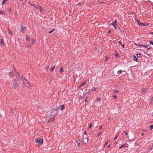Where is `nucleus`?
I'll list each match as a JSON object with an SVG mask.
<instances>
[{
  "instance_id": "a18cd8bd",
  "label": "nucleus",
  "mask_w": 153,
  "mask_h": 153,
  "mask_svg": "<svg viewBox=\"0 0 153 153\" xmlns=\"http://www.w3.org/2000/svg\"><path fill=\"white\" fill-rule=\"evenodd\" d=\"M115 54L116 56H118V55H117V54L116 53V52H115Z\"/></svg>"
},
{
  "instance_id": "473e14b6",
  "label": "nucleus",
  "mask_w": 153,
  "mask_h": 153,
  "mask_svg": "<svg viewBox=\"0 0 153 153\" xmlns=\"http://www.w3.org/2000/svg\"><path fill=\"white\" fill-rule=\"evenodd\" d=\"M107 143H108V141H106L105 142V143L104 144V146H107Z\"/></svg>"
},
{
  "instance_id": "423d86ee",
  "label": "nucleus",
  "mask_w": 153,
  "mask_h": 153,
  "mask_svg": "<svg viewBox=\"0 0 153 153\" xmlns=\"http://www.w3.org/2000/svg\"><path fill=\"white\" fill-rule=\"evenodd\" d=\"M134 44L136 46H142V47L143 46V47H144L145 48H148V45H142L140 44L139 43H137V44H136L135 43H134Z\"/></svg>"
},
{
  "instance_id": "7c9ffc66",
  "label": "nucleus",
  "mask_w": 153,
  "mask_h": 153,
  "mask_svg": "<svg viewBox=\"0 0 153 153\" xmlns=\"http://www.w3.org/2000/svg\"><path fill=\"white\" fill-rule=\"evenodd\" d=\"M102 132H100L99 133L98 135H97V137H99L100 135L102 134Z\"/></svg>"
},
{
  "instance_id": "5701e85b",
  "label": "nucleus",
  "mask_w": 153,
  "mask_h": 153,
  "mask_svg": "<svg viewBox=\"0 0 153 153\" xmlns=\"http://www.w3.org/2000/svg\"><path fill=\"white\" fill-rule=\"evenodd\" d=\"M7 1V0H4L2 2V5H3Z\"/></svg>"
},
{
  "instance_id": "3c124183",
  "label": "nucleus",
  "mask_w": 153,
  "mask_h": 153,
  "mask_svg": "<svg viewBox=\"0 0 153 153\" xmlns=\"http://www.w3.org/2000/svg\"><path fill=\"white\" fill-rule=\"evenodd\" d=\"M150 34H153V32H151V33H150Z\"/></svg>"
},
{
  "instance_id": "c9c22d12",
  "label": "nucleus",
  "mask_w": 153,
  "mask_h": 153,
  "mask_svg": "<svg viewBox=\"0 0 153 153\" xmlns=\"http://www.w3.org/2000/svg\"><path fill=\"white\" fill-rule=\"evenodd\" d=\"M150 128L151 130L153 129V126L152 125L150 126Z\"/></svg>"
},
{
  "instance_id": "e433bc0d",
  "label": "nucleus",
  "mask_w": 153,
  "mask_h": 153,
  "mask_svg": "<svg viewBox=\"0 0 153 153\" xmlns=\"http://www.w3.org/2000/svg\"><path fill=\"white\" fill-rule=\"evenodd\" d=\"M150 43L153 45V41H150Z\"/></svg>"
},
{
  "instance_id": "58836bf2",
  "label": "nucleus",
  "mask_w": 153,
  "mask_h": 153,
  "mask_svg": "<svg viewBox=\"0 0 153 153\" xmlns=\"http://www.w3.org/2000/svg\"><path fill=\"white\" fill-rule=\"evenodd\" d=\"M124 132L126 135H128V133H127V132L126 131H124Z\"/></svg>"
},
{
  "instance_id": "603ef678",
  "label": "nucleus",
  "mask_w": 153,
  "mask_h": 153,
  "mask_svg": "<svg viewBox=\"0 0 153 153\" xmlns=\"http://www.w3.org/2000/svg\"><path fill=\"white\" fill-rule=\"evenodd\" d=\"M122 46L123 48H124V45H122Z\"/></svg>"
},
{
  "instance_id": "c85d7f7f",
  "label": "nucleus",
  "mask_w": 153,
  "mask_h": 153,
  "mask_svg": "<svg viewBox=\"0 0 153 153\" xmlns=\"http://www.w3.org/2000/svg\"><path fill=\"white\" fill-rule=\"evenodd\" d=\"M100 98L97 97L96 100V101H100Z\"/></svg>"
},
{
  "instance_id": "f8f14e48",
  "label": "nucleus",
  "mask_w": 153,
  "mask_h": 153,
  "mask_svg": "<svg viewBox=\"0 0 153 153\" xmlns=\"http://www.w3.org/2000/svg\"><path fill=\"white\" fill-rule=\"evenodd\" d=\"M113 25L114 28L115 29H117V27H116V26H117V24H114V23H111L109 25Z\"/></svg>"
},
{
  "instance_id": "4be33fe9",
  "label": "nucleus",
  "mask_w": 153,
  "mask_h": 153,
  "mask_svg": "<svg viewBox=\"0 0 153 153\" xmlns=\"http://www.w3.org/2000/svg\"><path fill=\"white\" fill-rule=\"evenodd\" d=\"M64 71L63 68V67H61L60 70V73H62Z\"/></svg>"
},
{
  "instance_id": "37998d69",
  "label": "nucleus",
  "mask_w": 153,
  "mask_h": 153,
  "mask_svg": "<svg viewBox=\"0 0 153 153\" xmlns=\"http://www.w3.org/2000/svg\"><path fill=\"white\" fill-rule=\"evenodd\" d=\"M111 33V30H109V31H108V33L110 34Z\"/></svg>"
},
{
  "instance_id": "a878e982",
  "label": "nucleus",
  "mask_w": 153,
  "mask_h": 153,
  "mask_svg": "<svg viewBox=\"0 0 153 153\" xmlns=\"http://www.w3.org/2000/svg\"><path fill=\"white\" fill-rule=\"evenodd\" d=\"M4 11L0 10V15H1V14H4Z\"/></svg>"
},
{
  "instance_id": "9d476101",
  "label": "nucleus",
  "mask_w": 153,
  "mask_h": 153,
  "mask_svg": "<svg viewBox=\"0 0 153 153\" xmlns=\"http://www.w3.org/2000/svg\"><path fill=\"white\" fill-rule=\"evenodd\" d=\"M147 91V89L146 88H143L142 89V92L143 94H144L146 93Z\"/></svg>"
},
{
  "instance_id": "f3484780",
  "label": "nucleus",
  "mask_w": 153,
  "mask_h": 153,
  "mask_svg": "<svg viewBox=\"0 0 153 153\" xmlns=\"http://www.w3.org/2000/svg\"><path fill=\"white\" fill-rule=\"evenodd\" d=\"M133 57L134 60L136 62H137L138 59L135 56H133Z\"/></svg>"
},
{
  "instance_id": "864d4df0",
  "label": "nucleus",
  "mask_w": 153,
  "mask_h": 153,
  "mask_svg": "<svg viewBox=\"0 0 153 153\" xmlns=\"http://www.w3.org/2000/svg\"><path fill=\"white\" fill-rule=\"evenodd\" d=\"M100 128H102V126H101L100 127Z\"/></svg>"
},
{
  "instance_id": "8fccbe9b",
  "label": "nucleus",
  "mask_w": 153,
  "mask_h": 153,
  "mask_svg": "<svg viewBox=\"0 0 153 153\" xmlns=\"http://www.w3.org/2000/svg\"><path fill=\"white\" fill-rule=\"evenodd\" d=\"M84 134H86V131H84Z\"/></svg>"
},
{
  "instance_id": "09e8293b",
  "label": "nucleus",
  "mask_w": 153,
  "mask_h": 153,
  "mask_svg": "<svg viewBox=\"0 0 153 153\" xmlns=\"http://www.w3.org/2000/svg\"><path fill=\"white\" fill-rule=\"evenodd\" d=\"M143 134H144V133H142L141 134V136H143Z\"/></svg>"
},
{
  "instance_id": "aec40b11",
  "label": "nucleus",
  "mask_w": 153,
  "mask_h": 153,
  "mask_svg": "<svg viewBox=\"0 0 153 153\" xmlns=\"http://www.w3.org/2000/svg\"><path fill=\"white\" fill-rule=\"evenodd\" d=\"M87 82V81H84V82L82 84L80 85V87L81 86L83 85H85Z\"/></svg>"
},
{
  "instance_id": "2eb2a0df",
  "label": "nucleus",
  "mask_w": 153,
  "mask_h": 153,
  "mask_svg": "<svg viewBox=\"0 0 153 153\" xmlns=\"http://www.w3.org/2000/svg\"><path fill=\"white\" fill-rule=\"evenodd\" d=\"M138 24L140 25H142V26H145L146 25H145L143 23H140V22H137Z\"/></svg>"
},
{
  "instance_id": "6e6552de",
  "label": "nucleus",
  "mask_w": 153,
  "mask_h": 153,
  "mask_svg": "<svg viewBox=\"0 0 153 153\" xmlns=\"http://www.w3.org/2000/svg\"><path fill=\"white\" fill-rule=\"evenodd\" d=\"M26 30V27H23L22 26V30L21 31L23 33H24Z\"/></svg>"
},
{
  "instance_id": "f03ea898",
  "label": "nucleus",
  "mask_w": 153,
  "mask_h": 153,
  "mask_svg": "<svg viewBox=\"0 0 153 153\" xmlns=\"http://www.w3.org/2000/svg\"><path fill=\"white\" fill-rule=\"evenodd\" d=\"M35 141L36 143H38L39 146H41L42 144L43 140L42 138L36 139Z\"/></svg>"
},
{
  "instance_id": "0eeeda50",
  "label": "nucleus",
  "mask_w": 153,
  "mask_h": 153,
  "mask_svg": "<svg viewBox=\"0 0 153 153\" xmlns=\"http://www.w3.org/2000/svg\"><path fill=\"white\" fill-rule=\"evenodd\" d=\"M35 7L37 9L39 10L40 12H42L43 11V9L42 8L41 6H36Z\"/></svg>"
},
{
  "instance_id": "cd10ccee",
  "label": "nucleus",
  "mask_w": 153,
  "mask_h": 153,
  "mask_svg": "<svg viewBox=\"0 0 153 153\" xmlns=\"http://www.w3.org/2000/svg\"><path fill=\"white\" fill-rule=\"evenodd\" d=\"M113 92H114V93H118V91H117V90L116 89H114L113 90Z\"/></svg>"
},
{
  "instance_id": "412c9836",
  "label": "nucleus",
  "mask_w": 153,
  "mask_h": 153,
  "mask_svg": "<svg viewBox=\"0 0 153 153\" xmlns=\"http://www.w3.org/2000/svg\"><path fill=\"white\" fill-rule=\"evenodd\" d=\"M126 147V146L125 144H123V145H122L121 146H120L119 147V149H121L123 147Z\"/></svg>"
},
{
  "instance_id": "49530a36",
  "label": "nucleus",
  "mask_w": 153,
  "mask_h": 153,
  "mask_svg": "<svg viewBox=\"0 0 153 153\" xmlns=\"http://www.w3.org/2000/svg\"><path fill=\"white\" fill-rule=\"evenodd\" d=\"M151 48H149L148 49H147L148 51Z\"/></svg>"
},
{
  "instance_id": "7ed1b4c3",
  "label": "nucleus",
  "mask_w": 153,
  "mask_h": 153,
  "mask_svg": "<svg viewBox=\"0 0 153 153\" xmlns=\"http://www.w3.org/2000/svg\"><path fill=\"white\" fill-rule=\"evenodd\" d=\"M61 108V111H62L63 109L65 108V106L64 105H59V108H56V109L54 110V111L56 110V111H58L59 109V108Z\"/></svg>"
},
{
  "instance_id": "6e6d98bb",
  "label": "nucleus",
  "mask_w": 153,
  "mask_h": 153,
  "mask_svg": "<svg viewBox=\"0 0 153 153\" xmlns=\"http://www.w3.org/2000/svg\"><path fill=\"white\" fill-rule=\"evenodd\" d=\"M152 116H153V112L152 114Z\"/></svg>"
},
{
  "instance_id": "79ce46f5",
  "label": "nucleus",
  "mask_w": 153,
  "mask_h": 153,
  "mask_svg": "<svg viewBox=\"0 0 153 153\" xmlns=\"http://www.w3.org/2000/svg\"><path fill=\"white\" fill-rule=\"evenodd\" d=\"M113 97H114V99H116L117 98V97L116 96H114Z\"/></svg>"
},
{
  "instance_id": "2f4dec72",
  "label": "nucleus",
  "mask_w": 153,
  "mask_h": 153,
  "mask_svg": "<svg viewBox=\"0 0 153 153\" xmlns=\"http://www.w3.org/2000/svg\"><path fill=\"white\" fill-rule=\"evenodd\" d=\"M49 68H50V67H49V66H48L47 67V68H46V70H47V71H48V70H49Z\"/></svg>"
},
{
  "instance_id": "4c0bfd02",
  "label": "nucleus",
  "mask_w": 153,
  "mask_h": 153,
  "mask_svg": "<svg viewBox=\"0 0 153 153\" xmlns=\"http://www.w3.org/2000/svg\"><path fill=\"white\" fill-rule=\"evenodd\" d=\"M91 126H92V124H89V128H91Z\"/></svg>"
},
{
  "instance_id": "1a4fd4ad",
  "label": "nucleus",
  "mask_w": 153,
  "mask_h": 153,
  "mask_svg": "<svg viewBox=\"0 0 153 153\" xmlns=\"http://www.w3.org/2000/svg\"><path fill=\"white\" fill-rule=\"evenodd\" d=\"M22 80V81L23 82V83H25L26 84V82H27V80L25 79V77L23 76H22L21 77Z\"/></svg>"
},
{
  "instance_id": "a19ab883",
  "label": "nucleus",
  "mask_w": 153,
  "mask_h": 153,
  "mask_svg": "<svg viewBox=\"0 0 153 153\" xmlns=\"http://www.w3.org/2000/svg\"><path fill=\"white\" fill-rule=\"evenodd\" d=\"M117 137H118V135H117L116 136V137H115V138H114V140H115L116 139V138H117Z\"/></svg>"
},
{
  "instance_id": "c756f323",
  "label": "nucleus",
  "mask_w": 153,
  "mask_h": 153,
  "mask_svg": "<svg viewBox=\"0 0 153 153\" xmlns=\"http://www.w3.org/2000/svg\"><path fill=\"white\" fill-rule=\"evenodd\" d=\"M26 39L27 40H28V41H29V37L28 36H26Z\"/></svg>"
},
{
  "instance_id": "72a5a7b5",
  "label": "nucleus",
  "mask_w": 153,
  "mask_h": 153,
  "mask_svg": "<svg viewBox=\"0 0 153 153\" xmlns=\"http://www.w3.org/2000/svg\"><path fill=\"white\" fill-rule=\"evenodd\" d=\"M117 22V20H115V21H114L113 22H112V23H114V24H116V23Z\"/></svg>"
},
{
  "instance_id": "c03bdc74",
  "label": "nucleus",
  "mask_w": 153,
  "mask_h": 153,
  "mask_svg": "<svg viewBox=\"0 0 153 153\" xmlns=\"http://www.w3.org/2000/svg\"><path fill=\"white\" fill-rule=\"evenodd\" d=\"M118 43L119 44H120L121 45H122V44H121V41H119L118 42Z\"/></svg>"
},
{
  "instance_id": "f704fd0d",
  "label": "nucleus",
  "mask_w": 153,
  "mask_h": 153,
  "mask_svg": "<svg viewBox=\"0 0 153 153\" xmlns=\"http://www.w3.org/2000/svg\"><path fill=\"white\" fill-rule=\"evenodd\" d=\"M54 30V29H53L52 30H51L49 31L48 32V33H52V32L53 31V30Z\"/></svg>"
},
{
  "instance_id": "ea45409f",
  "label": "nucleus",
  "mask_w": 153,
  "mask_h": 153,
  "mask_svg": "<svg viewBox=\"0 0 153 153\" xmlns=\"http://www.w3.org/2000/svg\"><path fill=\"white\" fill-rule=\"evenodd\" d=\"M34 44V41L33 39L32 40V44L33 45Z\"/></svg>"
},
{
  "instance_id": "de8ad7c7",
  "label": "nucleus",
  "mask_w": 153,
  "mask_h": 153,
  "mask_svg": "<svg viewBox=\"0 0 153 153\" xmlns=\"http://www.w3.org/2000/svg\"><path fill=\"white\" fill-rule=\"evenodd\" d=\"M87 97H86V98H85V101H86L87 102Z\"/></svg>"
},
{
  "instance_id": "20e7f679",
  "label": "nucleus",
  "mask_w": 153,
  "mask_h": 153,
  "mask_svg": "<svg viewBox=\"0 0 153 153\" xmlns=\"http://www.w3.org/2000/svg\"><path fill=\"white\" fill-rule=\"evenodd\" d=\"M88 141V138L86 137H84L83 136V142L84 143H87Z\"/></svg>"
},
{
  "instance_id": "dca6fc26",
  "label": "nucleus",
  "mask_w": 153,
  "mask_h": 153,
  "mask_svg": "<svg viewBox=\"0 0 153 153\" xmlns=\"http://www.w3.org/2000/svg\"><path fill=\"white\" fill-rule=\"evenodd\" d=\"M55 65L52 66V67H51V69H50V71L51 72H52L53 71L54 69L55 68Z\"/></svg>"
},
{
  "instance_id": "393cba45",
  "label": "nucleus",
  "mask_w": 153,
  "mask_h": 153,
  "mask_svg": "<svg viewBox=\"0 0 153 153\" xmlns=\"http://www.w3.org/2000/svg\"><path fill=\"white\" fill-rule=\"evenodd\" d=\"M122 71H123L122 70H119L117 71V74H120Z\"/></svg>"
},
{
  "instance_id": "a211bd4d",
  "label": "nucleus",
  "mask_w": 153,
  "mask_h": 153,
  "mask_svg": "<svg viewBox=\"0 0 153 153\" xmlns=\"http://www.w3.org/2000/svg\"><path fill=\"white\" fill-rule=\"evenodd\" d=\"M7 32L11 36H12V33L11 31L10 30L9 27H8Z\"/></svg>"
},
{
  "instance_id": "9b49d317",
  "label": "nucleus",
  "mask_w": 153,
  "mask_h": 153,
  "mask_svg": "<svg viewBox=\"0 0 153 153\" xmlns=\"http://www.w3.org/2000/svg\"><path fill=\"white\" fill-rule=\"evenodd\" d=\"M4 45V42L2 39L1 40L0 45L1 46H3Z\"/></svg>"
},
{
  "instance_id": "39448f33",
  "label": "nucleus",
  "mask_w": 153,
  "mask_h": 153,
  "mask_svg": "<svg viewBox=\"0 0 153 153\" xmlns=\"http://www.w3.org/2000/svg\"><path fill=\"white\" fill-rule=\"evenodd\" d=\"M56 114H55L54 115V117H51L50 118L49 120L48 121V123H49V122H50L51 121H53L54 120V117L56 116Z\"/></svg>"
},
{
  "instance_id": "b1692460",
  "label": "nucleus",
  "mask_w": 153,
  "mask_h": 153,
  "mask_svg": "<svg viewBox=\"0 0 153 153\" xmlns=\"http://www.w3.org/2000/svg\"><path fill=\"white\" fill-rule=\"evenodd\" d=\"M26 83L27 84H26L27 85V86H28V87H29L30 88V87H29V86H30V84H29V83L27 82H26Z\"/></svg>"
},
{
  "instance_id": "f257e3e1",
  "label": "nucleus",
  "mask_w": 153,
  "mask_h": 153,
  "mask_svg": "<svg viewBox=\"0 0 153 153\" xmlns=\"http://www.w3.org/2000/svg\"><path fill=\"white\" fill-rule=\"evenodd\" d=\"M15 73H16V75L17 77L16 79H14L12 81V87L14 89L17 87L19 85L18 80H19L20 79V76L19 73L17 71H16L15 70Z\"/></svg>"
},
{
  "instance_id": "ddd939ff",
  "label": "nucleus",
  "mask_w": 153,
  "mask_h": 153,
  "mask_svg": "<svg viewBox=\"0 0 153 153\" xmlns=\"http://www.w3.org/2000/svg\"><path fill=\"white\" fill-rule=\"evenodd\" d=\"M76 142L77 144L78 145H79L80 144V141L79 140L78 138H77L76 139Z\"/></svg>"
},
{
  "instance_id": "5fc2aeb1",
  "label": "nucleus",
  "mask_w": 153,
  "mask_h": 153,
  "mask_svg": "<svg viewBox=\"0 0 153 153\" xmlns=\"http://www.w3.org/2000/svg\"><path fill=\"white\" fill-rule=\"evenodd\" d=\"M110 146V145H109V146H108V148H109Z\"/></svg>"
},
{
  "instance_id": "4468645a",
  "label": "nucleus",
  "mask_w": 153,
  "mask_h": 153,
  "mask_svg": "<svg viewBox=\"0 0 153 153\" xmlns=\"http://www.w3.org/2000/svg\"><path fill=\"white\" fill-rule=\"evenodd\" d=\"M92 90L93 91H96V92H97L98 91V89L97 88H93L92 89Z\"/></svg>"
},
{
  "instance_id": "bb28decb",
  "label": "nucleus",
  "mask_w": 153,
  "mask_h": 153,
  "mask_svg": "<svg viewBox=\"0 0 153 153\" xmlns=\"http://www.w3.org/2000/svg\"><path fill=\"white\" fill-rule=\"evenodd\" d=\"M141 54H137V56L138 58L141 57Z\"/></svg>"
},
{
  "instance_id": "6ab92c4d",
  "label": "nucleus",
  "mask_w": 153,
  "mask_h": 153,
  "mask_svg": "<svg viewBox=\"0 0 153 153\" xmlns=\"http://www.w3.org/2000/svg\"><path fill=\"white\" fill-rule=\"evenodd\" d=\"M14 74L12 72H10L9 74V77H11L13 76Z\"/></svg>"
}]
</instances>
